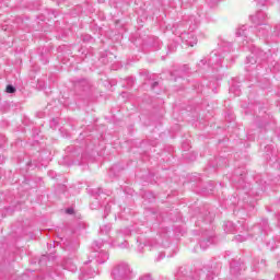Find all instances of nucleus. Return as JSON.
Listing matches in <instances>:
<instances>
[{"label":"nucleus","mask_w":280,"mask_h":280,"mask_svg":"<svg viewBox=\"0 0 280 280\" xmlns=\"http://www.w3.org/2000/svg\"><path fill=\"white\" fill-rule=\"evenodd\" d=\"M95 260V264H106L108 261V252L106 250H94L89 258V261L84 262V266L80 269L79 280L93 279L97 272L95 269L89 268V264Z\"/></svg>","instance_id":"1"},{"label":"nucleus","mask_w":280,"mask_h":280,"mask_svg":"<svg viewBox=\"0 0 280 280\" xmlns=\"http://www.w3.org/2000/svg\"><path fill=\"white\" fill-rule=\"evenodd\" d=\"M112 278L114 280H132L135 272L128 262H120L112 270Z\"/></svg>","instance_id":"2"},{"label":"nucleus","mask_w":280,"mask_h":280,"mask_svg":"<svg viewBox=\"0 0 280 280\" xmlns=\"http://www.w3.org/2000/svg\"><path fill=\"white\" fill-rule=\"evenodd\" d=\"M266 58H268V54L264 52V50L259 48H254L252 56L247 57V62L250 65H257V60H266Z\"/></svg>","instance_id":"3"},{"label":"nucleus","mask_w":280,"mask_h":280,"mask_svg":"<svg viewBox=\"0 0 280 280\" xmlns=\"http://www.w3.org/2000/svg\"><path fill=\"white\" fill-rule=\"evenodd\" d=\"M182 40L186 43L189 47H194V45H197L198 38L194 35V33H183L180 36Z\"/></svg>","instance_id":"4"},{"label":"nucleus","mask_w":280,"mask_h":280,"mask_svg":"<svg viewBox=\"0 0 280 280\" xmlns=\"http://www.w3.org/2000/svg\"><path fill=\"white\" fill-rule=\"evenodd\" d=\"M222 62V58L218 52H211L210 58L208 59L209 67H212L213 69H218Z\"/></svg>","instance_id":"5"},{"label":"nucleus","mask_w":280,"mask_h":280,"mask_svg":"<svg viewBox=\"0 0 280 280\" xmlns=\"http://www.w3.org/2000/svg\"><path fill=\"white\" fill-rule=\"evenodd\" d=\"M253 23H256L258 27H261V25H266L264 21H266V13L262 11H258L254 16H252Z\"/></svg>","instance_id":"6"},{"label":"nucleus","mask_w":280,"mask_h":280,"mask_svg":"<svg viewBox=\"0 0 280 280\" xmlns=\"http://www.w3.org/2000/svg\"><path fill=\"white\" fill-rule=\"evenodd\" d=\"M236 36H244L248 38V26L243 25L236 30Z\"/></svg>","instance_id":"7"},{"label":"nucleus","mask_w":280,"mask_h":280,"mask_svg":"<svg viewBox=\"0 0 280 280\" xmlns=\"http://www.w3.org/2000/svg\"><path fill=\"white\" fill-rule=\"evenodd\" d=\"M224 231L225 233H233L235 231V224H233L231 221H226L224 223Z\"/></svg>","instance_id":"8"},{"label":"nucleus","mask_w":280,"mask_h":280,"mask_svg":"<svg viewBox=\"0 0 280 280\" xmlns=\"http://www.w3.org/2000/svg\"><path fill=\"white\" fill-rule=\"evenodd\" d=\"M211 240L212 238L200 241V248H202V250H207V248H209V246H211V244H213V241H211Z\"/></svg>","instance_id":"9"},{"label":"nucleus","mask_w":280,"mask_h":280,"mask_svg":"<svg viewBox=\"0 0 280 280\" xmlns=\"http://www.w3.org/2000/svg\"><path fill=\"white\" fill-rule=\"evenodd\" d=\"M268 30H270V26H267V28L258 26L257 27V31H258L257 36H267L268 35Z\"/></svg>","instance_id":"10"},{"label":"nucleus","mask_w":280,"mask_h":280,"mask_svg":"<svg viewBox=\"0 0 280 280\" xmlns=\"http://www.w3.org/2000/svg\"><path fill=\"white\" fill-rule=\"evenodd\" d=\"M66 269L70 272H75L78 270V266L71 264V261L66 262Z\"/></svg>","instance_id":"11"},{"label":"nucleus","mask_w":280,"mask_h":280,"mask_svg":"<svg viewBox=\"0 0 280 280\" xmlns=\"http://www.w3.org/2000/svg\"><path fill=\"white\" fill-rule=\"evenodd\" d=\"M230 93H234V95L240 96L242 92H241V90L237 86L232 85L230 88Z\"/></svg>","instance_id":"12"},{"label":"nucleus","mask_w":280,"mask_h":280,"mask_svg":"<svg viewBox=\"0 0 280 280\" xmlns=\"http://www.w3.org/2000/svg\"><path fill=\"white\" fill-rule=\"evenodd\" d=\"M7 93H16V88L12 84L7 85Z\"/></svg>","instance_id":"13"},{"label":"nucleus","mask_w":280,"mask_h":280,"mask_svg":"<svg viewBox=\"0 0 280 280\" xmlns=\"http://www.w3.org/2000/svg\"><path fill=\"white\" fill-rule=\"evenodd\" d=\"M255 1L257 3L258 8H264V5H266V1H268V0H255Z\"/></svg>","instance_id":"14"},{"label":"nucleus","mask_w":280,"mask_h":280,"mask_svg":"<svg viewBox=\"0 0 280 280\" xmlns=\"http://www.w3.org/2000/svg\"><path fill=\"white\" fill-rule=\"evenodd\" d=\"M235 240H236V242H246V236L240 234V235L235 236Z\"/></svg>","instance_id":"15"},{"label":"nucleus","mask_w":280,"mask_h":280,"mask_svg":"<svg viewBox=\"0 0 280 280\" xmlns=\"http://www.w3.org/2000/svg\"><path fill=\"white\" fill-rule=\"evenodd\" d=\"M139 280H152V276H150V275H144V276H141V277L139 278Z\"/></svg>","instance_id":"16"},{"label":"nucleus","mask_w":280,"mask_h":280,"mask_svg":"<svg viewBox=\"0 0 280 280\" xmlns=\"http://www.w3.org/2000/svg\"><path fill=\"white\" fill-rule=\"evenodd\" d=\"M93 248H102V242L95 241V242L93 243Z\"/></svg>","instance_id":"17"},{"label":"nucleus","mask_w":280,"mask_h":280,"mask_svg":"<svg viewBox=\"0 0 280 280\" xmlns=\"http://www.w3.org/2000/svg\"><path fill=\"white\" fill-rule=\"evenodd\" d=\"M66 213H68L69 215H73V209L68 208V209L66 210Z\"/></svg>","instance_id":"18"},{"label":"nucleus","mask_w":280,"mask_h":280,"mask_svg":"<svg viewBox=\"0 0 280 280\" xmlns=\"http://www.w3.org/2000/svg\"><path fill=\"white\" fill-rule=\"evenodd\" d=\"M156 86H159V82L156 81L151 84V89H156Z\"/></svg>","instance_id":"19"},{"label":"nucleus","mask_w":280,"mask_h":280,"mask_svg":"<svg viewBox=\"0 0 280 280\" xmlns=\"http://www.w3.org/2000/svg\"><path fill=\"white\" fill-rule=\"evenodd\" d=\"M245 174H246L245 172L240 173V176L242 179H244Z\"/></svg>","instance_id":"20"},{"label":"nucleus","mask_w":280,"mask_h":280,"mask_svg":"<svg viewBox=\"0 0 280 280\" xmlns=\"http://www.w3.org/2000/svg\"><path fill=\"white\" fill-rule=\"evenodd\" d=\"M213 279V277H211V275H207V280H212Z\"/></svg>","instance_id":"21"},{"label":"nucleus","mask_w":280,"mask_h":280,"mask_svg":"<svg viewBox=\"0 0 280 280\" xmlns=\"http://www.w3.org/2000/svg\"><path fill=\"white\" fill-rule=\"evenodd\" d=\"M273 280H280V276H276Z\"/></svg>","instance_id":"22"},{"label":"nucleus","mask_w":280,"mask_h":280,"mask_svg":"<svg viewBox=\"0 0 280 280\" xmlns=\"http://www.w3.org/2000/svg\"><path fill=\"white\" fill-rule=\"evenodd\" d=\"M163 257H165V255L161 254V255H160V258L163 259Z\"/></svg>","instance_id":"23"},{"label":"nucleus","mask_w":280,"mask_h":280,"mask_svg":"<svg viewBox=\"0 0 280 280\" xmlns=\"http://www.w3.org/2000/svg\"><path fill=\"white\" fill-rule=\"evenodd\" d=\"M262 224H268V221H262Z\"/></svg>","instance_id":"24"},{"label":"nucleus","mask_w":280,"mask_h":280,"mask_svg":"<svg viewBox=\"0 0 280 280\" xmlns=\"http://www.w3.org/2000/svg\"><path fill=\"white\" fill-rule=\"evenodd\" d=\"M231 270L233 271V265H231Z\"/></svg>","instance_id":"25"},{"label":"nucleus","mask_w":280,"mask_h":280,"mask_svg":"<svg viewBox=\"0 0 280 280\" xmlns=\"http://www.w3.org/2000/svg\"><path fill=\"white\" fill-rule=\"evenodd\" d=\"M278 266L280 267V261H278Z\"/></svg>","instance_id":"26"},{"label":"nucleus","mask_w":280,"mask_h":280,"mask_svg":"<svg viewBox=\"0 0 280 280\" xmlns=\"http://www.w3.org/2000/svg\"><path fill=\"white\" fill-rule=\"evenodd\" d=\"M236 174H240V172L236 171Z\"/></svg>","instance_id":"27"}]
</instances>
